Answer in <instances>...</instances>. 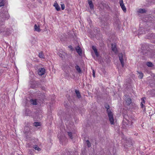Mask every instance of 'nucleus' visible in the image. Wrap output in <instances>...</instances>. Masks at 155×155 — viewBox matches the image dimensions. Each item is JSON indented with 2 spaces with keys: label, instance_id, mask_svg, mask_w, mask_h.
<instances>
[{
  "label": "nucleus",
  "instance_id": "39448f33",
  "mask_svg": "<svg viewBox=\"0 0 155 155\" xmlns=\"http://www.w3.org/2000/svg\"><path fill=\"white\" fill-rule=\"evenodd\" d=\"M45 73V69L44 68H39L38 71V74L40 75H42Z\"/></svg>",
  "mask_w": 155,
  "mask_h": 155
},
{
  "label": "nucleus",
  "instance_id": "412c9836",
  "mask_svg": "<svg viewBox=\"0 0 155 155\" xmlns=\"http://www.w3.org/2000/svg\"><path fill=\"white\" fill-rule=\"evenodd\" d=\"M34 148L36 150H37L38 151H39L41 150V149L39 147L36 145L34 147Z\"/></svg>",
  "mask_w": 155,
  "mask_h": 155
},
{
  "label": "nucleus",
  "instance_id": "9b49d317",
  "mask_svg": "<svg viewBox=\"0 0 155 155\" xmlns=\"http://www.w3.org/2000/svg\"><path fill=\"white\" fill-rule=\"evenodd\" d=\"M88 3L89 5L90 8L91 9L94 8V5L91 0H88Z\"/></svg>",
  "mask_w": 155,
  "mask_h": 155
},
{
  "label": "nucleus",
  "instance_id": "5701e85b",
  "mask_svg": "<svg viewBox=\"0 0 155 155\" xmlns=\"http://www.w3.org/2000/svg\"><path fill=\"white\" fill-rule=\"evenodd\" d=\"M33 124L34 126L37 127L40 125V123L38 122H35Z\"/></svg>",
  "mask_w": 155,
  "mask_h": 155
},
{
  "label": "nucleus",
  "instance_id": "a211bd4d",
  "mask_svg": "<svg viewBox=\"0 0 155 155\" xmlns=\"http://www.w3.org/2000/svg\"><path fill=\"white\" fill-rule=\"evenodd\" d=\"M126 103L127 105H129L131 103V99L130 98H129L127 99V100L126 101Z\"/></svg>",
  "mask_w": 155,
  "mask_h": 155
},
{
  "label": "nucleus",
  "instance_id": "423d86ee",
  "mask_svg": "<svg viewBox=\"0 0 155 155\" xmlns=\"http://www.w3.org/2000/svg\"><path fill=\"white\" fill-rule=\"evenodd\" d=\"M3 17L4 18L3 20H5V19H8L9 17V15L8 13V12L7 11H5V12L3 13Z\"/></svg>",
  "mask_w": 155,
  "mask_h": 155
},
{
  "label": "nucleus",
  "instance_id": "f03ea898",
  "mask_svg": "<svg viewBox=\"0 0 155 155\" xmlns=\"http://www.w3.org/2000/svg\"><path fill=\"white\" fill-rule=\"evenodd\" d=\"M133 123V122L132 121V119H130L129 120H127L126 118H124L123 122V125L124 126V127H127L125 125H126L127 126H128V127L130 126V127H131V125H132Z\"/></svg>",
  "mask_w": 155,
  "mask_h": 155
},
{
  "label": "nucleus",
  "instance_id": "20e7f679",
  "mask_svg": "<svg viewBox=\"0 0 155 155\" xmlns=\"http://www.w3.org/2000/svg\"><path fill=\"white\" fill-rule=\"evenodd\" d=\"M119 4L120 5L122 10L124 12H126L127 11L126 8L123 3V0H120L119 1Z\"/></svg>",
  "mask_w": 155,
  "mask_h": 155
},
{
  "label": "nucleus",
  "instance_id": "6e6552de",
  "mask_svg": "<svg viewBox=\"0 0 155 155\" xmlns=\"http://www.w3.org/2000/svg\"><path fill=\"white\" fill-rule=\"evenodd\" d=\"M112 50L115 53H116L117 52V49L116 47V46L115 44H112L111 45Z\"/></svg>",
  "mask_w": 155,
  "mask_h": 155
},
{
  "label": "nucleus",
  "instance_id": "f3484780",
  "mask_svg": "<svg viewBox=\"0 0 155 155\" xmlns=\"http://www.w3.org/2000/svg\"><path fill=\"white\" fill-rule=\"evenodd\" d=\"M138 75V78L140 79H141L142 78L143 76V74L141 72H137Z\"/></svg>",
  "mask_w": 155,
  "mask_h": 155
},
{
  "label": "nucleus",
  "instance_id": "9d476101",
  "mask_svg": "<svg viewBox=\"0 0 155 155\" xmlns=\"http://www.w3.org/2000/svg\"><path fill=\"white\" fill-rule=\"evenodd\" d=\"M92 48L93 50L94 51L97 57H98L99 56V54L97 51V50L94 46H93L92 47Z\"/></svg>",
  "mask_w": 155,
  "mask_h": 155
},
{
  "label": "nucleus",
  "instance_id": "bb28decb",
  "mask_svg": "<svg viewBox=\"0 0 155 155\" xmlns=\"http://www.w3.org/2000/svg\"><path fill=\"white\" fill-rule=\"evenodd\" d=\"M146 64L148 67H152L153 66V64L150 62H147Z\"/></svg>",
  "mask_w": 155,
  "mask_h": 155
},
{
  "label": "nucleus",
  "instance_id": "72a5a7b5",
  "mask_svg": "<svg viewBox=\"0 0 155 155\" xmlns=\"http://www.w3.org/2000/svg\"><path fill=\"white\" fill-rule=\"evenodd\" d=\"M27 147H29V146L28 145V144H27Z\"/></svg>",
  "mask_w": 155,
  "mask_h": 155
},
{
  "label": "nucleus",
  "instance_id": "4468645a",
  "mask_svg": "<svg viewBox=\"0 0 155 155\" xmlns=\"http://www.w3.org/2000/svg\"><path fill=\"white\" fill-rule=\"evenodd\" d=\"M76 49L77 51V52L78 53L79 55H80L81 54V50L79 46L77 47L76 48Z\"/></svg>",
  "mask_w": 155,
  "mask_h": 155
},
{
  "label": "nucleus",
  "instance_id": "f704fd0d",
  "mask_svg": "<svg viewBox=\"0 0 155 155\" xmlns=\"http://www.w3.org/2000/svg\"><path fill=\"white\" fill-rule=\"evenodd\" d=\"M34 84H35V83H36V82H34Z\"/></svg>",
  "mask_w": 155,
  "mask_h": 155
},
{
  "label": "nucleus",
  "instance_id": "cd10ccee",
  "mask_svg": "<svg viewBox=\"0 0 155 155\" xmlns=\"http://www.w3.org/2000/svg\"><path fill=\"white\" fill-rule=\"evenodd\" d=\"M86 143L88 147H91V144L88 140H87L86 141Z\"/></svg>",
  "mask_w": 155,
  "mask_h": 155
},
{
  "label": "nucleus",
  "instance_id": "7ed1b4c3",
  "mask_svg": "<svg viewBox=\"0 0 155 155\" xmlns=\"http://www.w3.org/2000/svg\"><path fill=\"white\" fill-rule=\"evenodd\" d=\"M119 60L123 67H124V62L126 60V57L124 54H120L119 55Z\"/></svg>",
  "mask_w": 155,
  "mask_h": 155
},
{
  "label": "nucleus",
  "instance_id": "b1692460",
  "mask_svg": "<svg viewBox=\"0 0 155 155\" xmlns=\"http://www.w3.org/2000/svg\"><path fill=\"white\" fill-rule=\"evenodd\" d=\"M31 111L28 109L26 110L25 111V114L27 115H29Z\"/></svg>",
  "mask_w": 155,
  "mask_h": 155
},
{
  "label": "nucleus",
  "instance_id": "ddd939ff",
  "mask_svg": "<svg viewBox=\"0 0 155 155\" xmlns=\"http://www.w3.org/2000/svg\"><path fill=\"white\" fill-rule=\"evenodd\" d=\"M145 97H143L141 98V102L140 105L141 107L142 108H143L144 107V104L145 102Z\"/></svg>",
  "mask_w": 155,
  "mask_h": 155
},
{
  "label": "nucleus",
  "instance_id": "7c9ffc66",
  "mask_svg": "<svg viewBox=\"0 0 155 155\" xmlns=\"http://www.w3.org/2000/svg\"><path fill=\"white\" fill-rule=\"evenodd\" d=\"M4 24L3 21H2V22H0V25H2Z\"/></svg>",
  "mask_w": 155,
  "mask_h": 155
},
{
  "label": "nucleus",
  "instance_id": "0eeeda50",
  "mask_svg": "<svg viewBox=\"0 0 155 155\" xmlns=\"http://www.w3.org/2000/svg\"><path fill=\"white\" fill-rule=\"evenodd\" d=\"M53 6L55 7L57 11H59L60 10V8L56 2H55L54 3Z\"/></svg>",
  "mask_w": 155,
  "mask_h": 155
},
{
  "label": "nucleus",
  "instance_id": "2f4dec72",
  "mask_svg": "<svg viewBox=\"0 0 155 155\" xmlns=\"http://www.w3.org/2000/svg\"><path fill=\"white\" fill-rule=\"evenodd\" d=\"M31 87L32 88H34L36 87V86H34L33 85H32V86H31Z\"/></svg>",
  "mask_w": 155,
  "mask_h": 155
},
{
  "label": "nucleus",
  "instance_id": "473e14b6",
  "mask_svg": "<svg viewBox=\"0 0 155 155\" xmlns=\"http://www.w3.org/2000/svg\"><path fill=\"white\" fill-rule=\"evenodd\" d=\"M71 46H69V48H71Z\"/></svg>",
  "mask_w": 155,
  "mask_h": 155
},
{
  "label": "nucleus",
  "instance_id": "c85d7f7f",
  "mask_svg": "<svg viewBox=\"0 0 155 155\" xmlns=\"http://www.w3.org/2000/svg\"><path fill=\"white\" fill-rule=\"evenodd\" d=\"M68 135L71 139H72V134L71 132H68Z\"/></svg>",
  "mask_w": 155,
  "mask_h": 155
},
{
  "label": "nucleus",
  "instance_id": "4be33fe9",
  "mask_svg": "<svg viewBox=\"0 0 155 155\" xmlns=\"http://www.w3.org/2000/svg\"><path fill=\"white\" fill-rule=\"evenodd\" d=\"M6 0H2V1L0 2V7L3 6L5 3Z\"/></svg>",
  "mask_w": 155,
  "mask_h": 155
},
{
  "label": "nucleus",
  "instance_id": "a878e982",
  "mask_svg": "<svg viewBox=\"0 0 155 155\" xmlns=\"http://www.w3.org/2000/svg\"><path fill=\"white\" fill-rule=\"evenodd\" d=\"M30 130V128L28 127H25V132H27Z\"/></svg>",
  "mask_w": 155,
  "mask_h": 155
},
{
  "label": "nucleus",
  "instance_id": "f8f14e48",
  "mask_svg": "<svg viewBox=\"0 0 155 155\" xmlns=\"http://www.w3.org/2000/svg\"><path fill=\"white\" fill-rule=\"evenodd\" d=\"M31 103L34 105H36L38 104V102L37 100L31 99L30 100Z\"/></svg>",
  "mask_w": 155,
  "mask_h": 155
},
{
  "label": "nucleus",
  "instance_id": "dca6fc26",
  "mask_svg": "<svg viewBox=\"0 0 155 155\" xmlns=\"http://www.w3.org/2000/svg\"><path fill=\"white\" fill-rule=\"evenodd\" d=\"M138 12L140 13H145L146 12V10L144 9H139L138 11H137Z\"/></svg>",
  "mask_w": 155,
  "mask_h": 155
},
{
  "label": "nucleus",
  "instance_id": "2eb2a0df",
  "mask_svg": "<svg viewBox=\"0 0 155 155\" xmlns=\"http://www.w3.org/2000/svg\"><path fill=\"white\" fill-rule=\"evenodd\" d=\"M39 57L41 59H44L45 58V56L44 54L42 52H40L38 55Z\"/></svg>",
  "mask_w": 155,
  "mask_h": 155
},
{
  "label": "nucleus",
  "instance_id": "6ab92c4d",
  "mask_svg": "<svg viewBox=\"0 0 155 155\" xmlns=\"http://www.w3.org/2000/svg\"><path fill=\"white\" fill-rule=\"evenodd\" d=\"M75 93L76 94L77 97L78 98H80L81 97L80 94L78 91L76 90Z\"/></svg>",
  "mask_w": 155,
  "mask_h": 155
},
{
  "label": "nucleus",
  "instance_id": "393cba45",
  "mask_svg": "<svg viewBox=\"0 0 155 155\" xmlns=\"http://www.w3.org/2000/svg\"><path fill=\"white\" fill-rule=\"evenodd\" d=\"M61 5L62 10H64L65 8V5L62 2H61Z\"/></svg>",
  "mask_w": 155,
  "mask_h": 155
},
{
  "label": "nucleus",
  "instance_id": "aec40b11",
  "mask_svg": "<svg viewBox=\"0 0 155 155\" xmlns=\"http://www.w3.org/2000/svg\"><path fill=\"white\" fill-rule=\"evenodd\" d=\"M75 68L77 71L79 73H80L81 72V70L79 66L78 65L75 66Z\"/></svg>",
  "mask_w": 155,
  "mask_h": 155
},
{
  "label": "nucleus",
  "instance_id": "f257e3e1",
  "mask_svg": "<svg viewBox=\"0 0 155 155\" xmlns=\"http://www.w3.org/2000/svg\"><path fill=\"white\" fill-rule=\"evenodd\" d=\"M105 107L107 109V112L110 124L114 125L115 123V122L113 114L110 110L109 109V106H107Z\"/></svg>",
  "mask_w": 155,
  "mask_h": 155
},
{
  "label": "nucleus",
  "instance_id": "c756f323",
  "mask_svg": "<svg viewBox=\"0 0 155 155\" xmlns=\"http://www.w3.org/2000/svg\"><path fill=\"white\" fill-rule=\"evenodd\" d=\"M93 76L94 78L95 77L94 71V70H93Z\"/></svg>",
  "mask_w": 155,
  "mask_h": 155
},
{
  "label": "nucleus",
  "instance_id": "1a4fd4ad",
  "mask_svg": "<svg viewBox=\"0 0 155 155\" xmlns=\"http://www.w3.org/2000/svg\"><path fill=\"white\" fill-rule=\"evenodd\" d=\"M34 29L35 31L38 32H39L41 31V29L39 25L35 24L34 26Z\"/></svg>",
  "mask_w": 155,
  "mask_h": 155
}]
</instances>
